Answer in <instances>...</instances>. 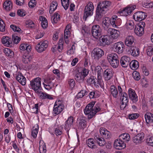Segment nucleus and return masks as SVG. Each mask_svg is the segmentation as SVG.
<instances>
[{"label": "nucleus", "mask_w": 153, "mask_h": 153, "mask_svg": "<svg viewBox=\"0 0 153 153\" xmlns=\"http://www.w3.org/2000/svg\"><path fill=\"white\" fill-rule=\"evenodd\" d=\"M128 94L129 98L134 102H135L138 100L137 96L134 90L129 88L128 90Z\"/></svg>", "instance_id": "6ab92c4d"}, {"label": "nucleus", "mask_w": 153, "mask_h": 153, "mask_svg": "<svg viewBox=\"0 0 153 153\" xmlns=\"http://www.w3.org/2000/svg\"><path fill=\"white\" fill-rule=\"evenodd\" d=\"M120 63L123 67L126 68L130 64V58L126 56H123L121 58Z\"/></svg>", "instance_id": "4be33fe9"}, {"label": "nucleus", "mask_w": 153, "mask_h": 153, "mask_svg": "<svg viewBox=\"0 0 153 153\" xmlns=\"http://www.w3.org/2000/svg\"><path fill=\"white\" fill-rule=\"evenodd\" d=\"M107 33L109 35L111 36L112 39H116L119 36L120 33L118 30L112 28L108 29Z\"/></svg>", "instance_id": "4468645a"}, {"label": "nucleus", "mask_w": 153, "mask_h": 153, "mask_svg": "<svg viewBox=\"0 0 153 153\" xmlns=\"http://www.w3.org/2000/svg\"><path fill=\"white\" fill-rule=\"evenodd\" d=\"M10 28L14 32H18L19 33H21L22 31L21 29L18 26L14 25H10Z\"/></svg>", "instance_id": "49530a36"}, {"label": "nucleus", "mask_w": 153, "mask_h": 153, "mask_svg": "<svg viewBox=\"0 0 153 153\" xmlns=\"http://www.w3.org/2000/svg\"><path fill=\"white\" fill-rule=\"evenodd\" d=\"M97 80V79L95 76H91L88 78L87 82L88 84L90 85H93V84L96 85Z\"/></svg>", "instance_id": "58836bf2"}, {"label": "nucleus", "mask_w": 153, "mask_h": 153, "mask_svg": "<svg viewBox=\"0 0 153 153\" xmlns=\"http://www.w3.org/2000/svg\"><path fill=\"white\" fill-rule=\"evenodd\" d=\"M130 66L131 68L135 70L137 69L139 67V62L136 60H132L130 63Z\"/></svg>", "instance_id": "e433bc0d"}, {"label": "nucleus", "mask_w": 153, "mask_h": 153, "mask_svg": "<svg viewBox=\"0 0 153 153\" xmlns=\"http://www.w3.org/2000/svg\"><path fill=\"white\" fill-rule=\"evenodd\" d=\"M132 76L134 79L137 81L139 80L140 78L139 73L136 71H134L133 72Z\"/></svg>", "instance_id": "de8ad7c7"}, {"label": "nucleus", "mask_w": 153, "mask_h": 153, "mask_svg": "<svg viewBox=\"0 0 153 153\" xmlns=\"http://www.w3.org/2000/svg\"><path fill=\"white\" fill-rule=\"evenodd\" d=\"M125 45L121 42H118L112 45L113 50L119 54L122 53L125 49Z\"/></svg>", "instance_id": "423d86ee"}, {"label": "nucleus", "mask_w": 153, "mask_h": 153, "mask_svg": "<svg viewBox=\"0 0 153 153\" xmlns=\"http://www.w3.org/2000/svg\"><path fill=\"white\" fill-rule=\"evenodd\" d=\"M62 126L55 125L54 126V134L56 136L61 135L62 134Z\"/></svg>", "instance_id": "c85d7f7f"}, {"label": "nucleus", "mask_w": 153, "mask_h": 153, "mask_svg": "<svg viewBox=\"0 0 153 153\" xmlns=\"http://www.w3.org/2000/svg\"><path fill=\"white\" fill-rule=\"evenodd\" d=\"M129 51L131 55L134 57L138 56L140 53L139 49L136 47H131L129 50Z\"/></svg>", "instance_id": "bb28decb"}, {"label": "nucleus", "mask_w": 153, "mask_h": 153, "mask_svg": "<svg viewBox=\"0 0 153 153\" xmlns=\"http://www.w3.org/2000/svg\"><path fill=\"white\" fill-rule=\"evenodd\" d=\"M119 13L120 14V15L122 16H127L128 15V14L127 13L125 9H124L123 10L120 11L119 12Z\"/></svg>", "instance_id": "0e129e2a"}, {"label": "nucleus", "mask_w": 153, "mask_h": 153, "mask_svg": "<svg viewBox=\"0 0 153 153\" xmlns=\"http://www.w3.org/2000/svg\"><path fill=\"white\" fill-rule=\"evenodd\" d=\"M95 103L94 101L91 102L87 105L84 109V113L85 114L88 115V118L89 120L94 116L96 113L101 110L97 105H96L94 107Z\"/></svg>", "instance_id": "f03ea898"}, {"label": "nucleus", "mask_w": 153, "mask_h": 153, "mask_svg": "<svg viewBox=\"0 0 153 153\" xmlns=\"http://www.w3.org/2000/svg\"><path fill=\"white\" fill-rule=\"evenodd\" d=\"M94 7L93 3L89 1L86 5L84 10V17L86 19L89 16H92L93 13Z\"/></svg>", "instance_id": "39448f33"}, {"label": "nucleus", "mask_w": 153, "mask_h": 153, "mask_svg": "<svg viewBox=\"0 0 153 153\" xmlns=\"http://www.w3.org/2000/svg\"><path fill=\"white\" fill-rule=\"evenodd\" d=\"M36 2L35 0H31L29 2L28 5L30 7L33 8L36 5Z\"/></svg>", "instance_id": "4d7b16f0"}, {"label": "nucleus", "mask_w": 153, "mask_h": 153, "mask_svg": "<svg viewBox=\"0 0 153 153\" xmlns=\"http://www.w3.org/2000/svg\"><path fill=\"white\" fill-rule=\"evenodd\" d=\"M111 5V2L104 1L99 2L97 4L96 11L95 19L99 21L108 11Z\"/></svg>", "instance_id": "f257e3e1"}, {"label": "nucleus", "mask_w": 153, "mask_h": 153, "mask_svg": "<svg viewBox=\"0 0 153 153\" xmlns=\"http://www.w3.org/2000/svg\"><path fill=\"white\" fill-rule=\"evenodd\" d=\"M3 7L7 11H9L12 9V4L11 1H6L3 4Z\"/></svg>", "instance_id": "473e14b6"}, {"label": "nucleus", "mask_w": 153, "mask_h": 153, "mask_svg": "<svg viewBox=\"0 0 153 153\" xmlns=\"http://www.w3.org/2000/svg\"><path fill=\"white\" fill-rule=\"evenodd\" d=\"M122 97V98H121V102H124L125 104H127L128 102V97L127 94L126 92H124L123 94H122V96L121 97Z\"/></svg>", "instance_id": "79ce46f5"}, {"label": "nucleus", "mask_w": 153, "mask_h": 153, "mask_svg": "<svg viewBox=\"0 0 153 153\" xmlns=\"http://www.w3.org/2000/svg\"><path fill=\"white\" fill-rule=\"evenodd\" d=\"M111 40L109 36L107 35L101 36L99 39L100 45L103 46L109 45L111 43Z\"/></svg>", "instance_id": "f8f14e48"}, {"label": "nucleus", "mask_w": 153, "mask_h": 153, "mask_svg": "<svg viewBox=\"0 0 153 153\" xmlns=\"http://www.w3.org/2000/svg\"><path fill=\"white\" fill-rule=\"evenodd\" d=\"M103 76L105 81H108L113 76L112 70L109 68L106 69L104 72Z\"/></svg>", "instance_id": "412c9836"}, {"label": "nucleus", "mask_w": 153, "mask_h": 153, "mask_svg": "<svg viewBox=\"0 0 153 153\" xmlns=\"http://www.w3.org/2000/svg\"><path fill=\"white\" fill-rule=\"evenodd\" d=\"M5 26L4 21L0 18V31L3 32L5 31Z\"/></svg>", "instance_id": "8fccbe9b"}, {"label": "nucleus", "mask_w": 153, "mask_h": 153, "mask_svg": "<svg viewBox=\"0 0 153 153\" xmlns=\"http://www.w3.org/2000/svg\"><path fill=\"white\" fill-rule=\"evenodd\" d=\"M7 106L8 107L9 111L11 113L13 112V108L12 105H11V104L9 103H7Z\"/></svg>", "instance_id": "338daca9"}, {"label": "nucleus", "mask_w": 153, "mask_h": 153, "mask_svg": "<svg viewBox=\"0 0 153 153\" xmlns=\"http://www.w3.org/2000/svg\"><path fill=\"white\" fill-rule=\"evenodd\" d=\"M102 137L106 139H108L110 137V132L107 130L106 132L102 136Z\"/></svg>", "instance_id": "e2e57ef3"}, {"label": "nucleus", "mask_w": 153, "mask_h": 153, "mask_svg": "<svg viewBox=\"0 0 153 153\" xmlns=\"http://www.w3.org/2000/svg\"><path fill=\"white\" fill-rule=\"evenodd\" d=\"M48 42L47 40L40 42L35 47L37 51L41 53L45 51L48 47Z\"/></svg>", "instance_id": "9d476101"}, {"label": "nucleus", "mask_w": 153, "mask_h": 153, "mask_svg": "<svg viewBox=\"0 0 153 153\" xmlns=\"http://www.w3.org/2000/svg\"><path fill=\"white\" fill-rule=\"evenodd\" d=\"M134 32L137 36H141L144 33V29H142L137 25L134 28Z\"/></svg>", "instance_id": "2f4dec72"}, {"label": "nucleus", "mask_w": 153, "mask_h": 153, "mask_svg": "<svg viewBox=\"0 0 153 153\" xmlns=\"http://www.w3.org/2000/svg\"><path fill=\"white\" fill-rule=\"evenodd\" d=\"M114 146V147L117 149H122L126 147L124 141H122L120 138L115 140Z\"/></svg>", "instance_id": "ddd939ff"}, {"label": "nucleus", "mask_w": 153, "mask_h": 153, "mask_svg": "<svg viewBox=\"0 0 153 153\" xmlns=\"http://www.w3.org/2000/svg\"><path fill=\"white\" fill-rule=\"evenodd\" d=\"M153 6V3L151 2H145L143 4V6L147 8H152Z\"/></svg>", "instance_id": "864d4df0"}, {"label": "nucleus", "mask_w": 153, "mask_h": 153, "mask_svg": "<svg viewBox=\"0 0 153 153\" xmlns=\"http://www.w3.org/2000/svg\"><path fill=\"white\" fill-rule=\"evenodd\" d=\"M117 18V16L114 15L113 16L111 19H110V23L114 27H115L117 26L116 25V21Z\"/></svg>", "instance_id": "37998d69"}, {"label": "nucleus", "mask_w": 153, "mask_h": 153, "mask_svg": "<svg viewBox=\"0 0 153 153\" xmlns=\"http://www.w3.org/2000/svg\"><path fill=\"white\" fill-rule=\"evenodd\" d=\"M21 39L20 38L15 35L12 36V40L14 43L18 44Z\"/></svg>", "instance_id": "5fc2aeb1"}, {"label": "nucleus", "mask_w": 153, "mask_h": 153, "mask_svg": "<svg viewBox=\"0 0 153 153\" xmlns=\"http://www.w3.org/2000/svg\"><path fill=\"white\" fill-rule=\"evenodd\" d=\"M95 71L97 73V83L100 85L101 82L102 78V74L103 72V70L100 66H97L95 67Z\"/></svg>", "instance_id": "dca6fc26"}, {"label": "nucleus", "mask_w": 153, "mask_h": 153, "mask_svg": "<svg viewBox=\"0 0 153 153\" xmlns=\"http://www.w3.org/2000/svg\"><path fill=\"white\" fill-rule=\"evenodd\" d=\"M16 79L22 85H25L26 83V79L21 73L16 75Z\"/></svg>", "instance_id": "b1692460"}, {"label": "nucleus", "mask_w": 153, "mask_h": 153, "mask_svg": "<svg viewBox=\"0 0 153 153\" xmlns=\"http://www.w3.org/2000/svg\"><path fill=\"white\" fill-rule=\"evenodd\" d=\"M18 15L20 16H23L25 15V13L21 10H19L17 12Z\"/></svg>", "instance_id": "69168bd1"}, {"label": "nucleus", "mask_w": 153, "mask_h": 153, "mask_svg": "<svg viewBox=\"0 0 153 153\" xmlns=\"http://www.w3.org/2000/svg\"><path fill=\"white\" fill-rule=\"evenodd\" d=\"M74 119L73 117L70 116L69 117L67 120H66L64 126V128L65 130L68 131L70 129L71 127L73 126Z\"/></svg>", "instance_id": "5701e85b"}, {"label": "nucleus", "mask_w": 153, "mask_h": 153, "mask_svg": "<svg viewBox=\"0 0 153 153\" xmlns=\"http://www.w3.org/2000/svg\"><path fill=\"white\" fill-rule=\"evenodd\" d=\"M146 121L147 124L152 123L153 121V114L150 113H146L145 115Z\"/></svg>", "instance_id": "cd10ccee"}, {"label": "nucleus", "mask_w": 153, "mask_h": 153, "mask_svg": "<svg viewBox=\"0 0 153 153\" xmlns=\"http://www.w3.org/2000/svg\"><path fill=\"white\" fill-rule=\"evenodd\" d=\"M139 116V114L137 113L132 114L129 115L128 118L130 120H134L137 118Z\"/></svg>", "instance_id": "3c124183"}, {"label": "nucleus", "mask_w": 153, "mask_h": 153, "mask_svg": "<svg viewBox=\"0 0 153 153\" xmlns=\"http://www.w3.org/2000/svg\"><path fill=\"white\" fill-rule=\"evenodd\" d=\"M77 126L80 129H84L86 126L87 122L85 117H80L77 120Z\"/></svg>", "instance_id": "f3484780"}, {"label": "nucleus", "mask_w": 153, "mask_h": 153, "mask_svg": "<svg viewBox=\"0 0 153 153\" xmlns=\"http://www.w3.org/2000/svg\"><path fill=\"white\" fill-rule=\"evenodd\" d=\"M110 92L112 96L116 98L118 94V92L117 88L114 85H112L110 87Z\"/></svg>", "instance_id": "7c9ffc66"}, {"label": "nucleus", "mask_w": 153, "mask_h": 153, "mask_svg": "<svg viewBox=\"0 0 153 153\" xmlns=\"http://www.w3.org/2000/svg\"><path fill=\"white\" fill-rule=\"evenodd\" d=\"M39 128V126L37 124L33 127L31 132V135L34 138H36L37 136V135L38 131Z\"/></svg>", "instance_id": "4c0bfd02"}, {"label": "nucleus", "mask_w": 153, "mask_h": 153, "mask_svg": "<svg viewBox=\"0 0 153 153\" xmlns=\"http://www.w3.org/2000/svg\"><path fill=\"white\" fill-rule=\"evenodd\" d=\"M147 53L148 56H151L153 54V48L149 47L147 49Z\"/></svg>", "instance_id": "6e6d98bb"}, {"label": "nucleus", "mask_w": 153, "mask_h": 153, "mask_svg": "<svg viewBox=\"0 0 153 153\" xmlns=\"http://www.w3.org/2000/svg\"><path fill=\"white\" fill-rule=\"evenodd\" d=\"M75 79L77 82H82L84 80L83 76L80 72L77 73L75 75Z\"/></svg>", "instance_id": "ea45409f"}, {"label": "nucleus", "mask_w": 153, "mask_h": 153, "mask_svg": "<svg viewBox=\"0 0 153 153\" xmlns=\"http://www.w3.org/2000/svg\"><path fill=\"white\" fill-rule=\"evenodd\" d=\"M68 84L71 88H74L75 85V82L74 80L73 79H70L68 81Z\"/></svg>", "instance_id": "bf43d9fd"}, {"label": "nucleus", "mask_w": 153, "mask_h": 153, "mask_svg": "<svg viewBox=\"0 0 153 153\" xmlns=\"http://www.w3.org/2000/svg\"><path fill=\"white\" fill-rule=\"evenodd\" d=\"M41 91L40 90L39 91V93H36V94H38L40 99L42 100H45L47 99L51 100L53 99V98L51 97L50 95L45 93L42 91Z\"/></svg>", "instance_id": "393cba45"}, {"label": "nucleus", "mask_w": 153, "mask_h": 153, "mask_svg": "<svg viewBox=\"0 0 153 153\" xmlns=\"http://www.w3.org/2000/svg\"><path fill=\"white\" fill-rule=\"evenodd\" d=\"M92 54L94 59L98 60L104 55V51L100 48H96L94 49Z\"/></svg>", "instance_id": "6e6552de"}, {"label": "nucleus", "mask_w": 153, "mask_h": 153, "mask_svg": "<svg viewBox=\"0 0 153 153\" xmlns=\"http://www.w3.org/2000/svg\"><path fill=\"white\" fill-rule=\"evenodd\" d=\"M33 53H26L23 56L22 61L25 64H27L30 62L33 58Z\"/></svg>", "instance_id": "a211bd4d"}, {"label": "nucleus", "mask_w": 153, "mask_h": 153, "mask_svg": "<svg viewBox=\"0 0 153 153\" xmlns=\"http://www.w3.org/2000/svg\"><path fill=\"white\" fill-rule=\"evenodd\" d=\"M1 42L6 46L11 47L12 46V39L8 36H3L1 38Z\"/></svg>", "instance_id": "aec40b11"}, {"label": "nucleus", "mask_w": 153, "mask_h": 153, "mask_svg": "<svg viewBox=\"0 0 153 153\" xmlns=\"http://www.w3.org/2000/svg\"><path fill=\"white\" fill-rule=\"evenodd\" d=\"M103 26L104 27L105 29L108 28L109 26L110 25V19L108 17H105L104 20H103L102 22Z\"/></svg>", "instance_id": "c03bdc74"}, {"label": "nucleus", "mask_w": 153, "mask_h": 153, "mask_svg": "<svg viewBox=\"0 0 153 153\" xmlns=\"http://www.w3.org/2000/svg\"><path fill=\"white\" fill-rule=\"evenodd\" d=\"M51 19L52 20V22L53 23H56L60 20V17H58V18H55V17L52 16L51 17Z\"/></svg>", "instance_id": "774afa93"}, {"label": "nucleus", "mask_w": 153, "mask_h": 153, "mask_svg": "<svg viewBox=\"0 0 153 153\" xmlns=\"http://www.w3.org/2000/svg\"><path fill=\"white\" fill-rule=\"evenodd\" d=\"M99 96L98 92L97 91H93L89 94V96L90 99L97 98L99 97Z\"/></svg>", "instance_id": "a19ab883"}, {"label": "nucleus", "mask_w": 153, "mask_h": 153, "mask_svg": "<svg viewBox=\"0 0 153 153\" xmlns=\"http://www.w3.org/2000/svg\"><path fill=\"white\" fill-rule=\"evenodd\" d=\"M97 143L100 146H103L105 144V142L103 138H100L97 141Z\"/></svg>", "instance_id": "052dcab7"}, {"label": "nucleus", "mask_w": 153, "mask_h": 153, "mask_svg": "<svg viewBox=\"0 0 153 153\" xmlns=\"http://www.w3.org/2000/svg\"><path fill=\"white\" fill-rule=\"evenodd\" d=\"M44 82L42 83L43 85H53V84L52 82V80L50 78L44 79Z\"/></svg>", "instance_id": "603ef678"}, {"label": "nucleus", "mask_w": 153, "mask_h": 153, "mask_svg": "<svg viewBox=\"0 0 153 153\" xmlns=\"http://www.w3.org/2000/svg\"><path fill=\"white\" fill-rule=\"evenodd\" d=\"M88 70L86 68H84L82 71V72L80 73H81V74H82V76H83L84 79L88 75Z\"/></svg>", "instance_id": "13d9d810"}, {"label": "nucleus", "mask_w": 153, "mask_h": 153, "mask_svg": "<svg viewBox=\"0 0 153 153\" xmlns=\"http://www.w3.org/2000/svg\"><path fill=\"white\" fill-rule=\"evenodd\" d=\"M146 142L148 145L153 146V137H148L146 140Z\"/></svg>", "instance_id": "09e8293b"}, {"label": "nucleus", "mask_w": 153, "mask_h": 153, "mask_svg": "<svg viewBox=\"0 0 153 153\" xmlns=\"http://www.w3.org/2000/svg\"><path fill=\"white\" fill-rule=\"evenodd\" d=\"M119 137L121 139H123L126 143L128 142L130 140V135L127 133H124L120 135Z\"/></svg>", "instance_id": "f704fd0d"}, {"label": "nucleus", "mask_w": 153, "mask_h": 153, "mask_svg": "<svg viewBox=\"0 0 153 153\" xmlns=\"http://www.w3.org/2000/svg\"><path fill=\"white\" fill-rule=\"evenodd\" d=\"M41 79L39 77H36L30 81V85L36 93H39V91L42 90L41 86Z\"/></svg>", "instance_id": "20e7f679"}, {"label": "nucleus", "mask_w": 153, "mask_h": 153, "mask_svg": "<svg viewBox=\"0 0 153 153\" xmlns=\"http://www.w3.org/2000/svg\"><path fill=\"white\" fill-rule=\"evenodd\" d=\"M61 1L62 4L64 9L67 10L69 6V0H61Z\"/></svg>", "instance_id": "a18cd8bd"}, {"label": "nucleus", "mask_w": 153, "mask_h": 153, "mask_svg": "<svg viewBox=\"0 0 153 153\" xmlns=\"http://www.w3.org/2000/svg\"><path fill=\"white\" fill-rule=\"evenodd\" d=\"M91 32L92 36L96 39H97L101 35L102 29L99 25H94L91 27Z\"/></svg>", "instance_id": "0eeeda50"}, {"label": "nucleus", "mask_w": 153, "mask_h": 153, "mask_svg": "<svg viewBox=\"0 0 153 153\" xmlns=\"http://www.w3.org/2000/svg\"><path fill=\"white\" fill-rule=\"evenodd\" d=\"M146 13L142 11H138L135 13L133 15L134 19L137 21H141L146 17Z\"/></svg>", "instance_id": "9b49d317"}, {"label": "nucleus", "mask_w": 153, "mask_h": 153, "mask_svg": "<svg viewBox=\"0 0 153 153\" xmlns=\"http://www.w3.org/2000/svg\"><path fill=\"white\" fill-rule=\"evenodd\" d=\"M144 138V134L143 132L137 134L132 138V141L136 144L142 143Z\"/></svg>", "instance_id": "2eb2a0df"}, {"label": "nucleus", "mask_w": 153, "mask_h": 153, "mask_svg": "<svg viewBox=\"0 0 153 153\" xmlns=\"http://www.w3.org/2000/svg\"><path fill=\"white\" fill-rule=\"evenodd\" d=\"M108 61L111 65L114 68H117L119 64V61L117 54L115 53H111L108 54L107 56Z\"/></svg>", "instance_id": "7ed1b4c3"}, {"label": "nucleus", "mask_w": 153, "mask_h": 153, "mask_svg": "<svg viewBox=\"0 0 153 153\" xmlns=\"http://www.w3.org/2000/svg\"><path fill=\"white\" fill-rule=\"evenodd\" d=\"M84 90H81L79 92L76 96V98L77 99L82 98L84 96Z\"/></svg>", "instance_id": "680f3d73"}, {"label": "nucleus", "mask_w": 153, "mask_h": 153, "mask_svg": "<svg viewBox=\"0 0 153 153\" xmlns=\"http://www.w3.org/2000/svg\"><path fill=\"white\" fill-rule=\"evenodd\" d=\"M3 52L6 56L10 58H13L14 56L13 52L9 48H4Z\"/></svg>", "instance_id": "c756f323"}, {"label": "nucleus", "mask_w": 153, "mask_h": 153, "mask_svg": "<svg viewBox=\"0 0 153 153\" xmlns=\"http://www.w3.org/2000/svg\"><path fill=\"white\" fill-rule=\"evenodd\" d=\"M134 37L132 36H129L126 37L125 40V44L129 47H131L134 43Z\"/></svg>", "instance_id": "a878e982"}, {"label": "nucleus", "mask_w": 153, "mask_h": 153, "mask_svg": "<svg viewBox=\"0 0 153 153\" xmlns=\"http://www.w3.org/2000/svg\"><path fill=\"white\" fill-rule=\"evenodd\" d=\"M86 143L88 146L92 149H95L97 148L96 146L95 145L94 142V140L91 138L88 139L86 141Z\"/></svg>", "instance_id": "c9c22d12"}, {"label": "nucleus", "mask_w": 153, "mask_h": 153, "mask_svg": "<svg viewBox=\"0 0 153 153\" xmlns=\"http://www.w3.org/2000/svg\"><path fill=\"white\" fill-rule=\"evenodd\" d=\"M58 3L56 1H52L49 10V13L52 14L56 9Z\"/></svg>", "instance_id": "72a5a7b5"}, {"label": "nucleus", "mask_w": 153, "mask_h": 153, "mask_svg": "<svg viewBox=\"0 0 153 153\" xmlns=\"http://www.w3.org/2000/svg\"><path fill=\"white\" fill-rule=\"evenodd\" d=\"M64 108V106L63 104L56 102L54 105L53 111V115L56 116L59 114Z\"/></svg>", "instance_id": "1a4fd4ad"}]
</instances>
